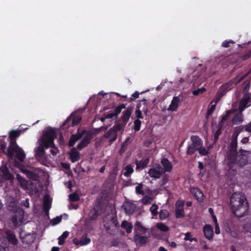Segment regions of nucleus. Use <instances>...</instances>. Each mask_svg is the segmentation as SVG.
Instances as JSON below:
<instances>
[{"label":"nucleus","mask_w":251,"mask_h":251,"mask_svg":"<svg viewBox=\"0 0 251 251\" xmlns=\"http://www.w3.org/2000/svg\"><path fill=\"white\" fill-rule=\"evenodd\" d=\"M230 202L233 212L238 217H243L248 211V202L243 194L234 193L230 197Z\"/></svg>","instance_id":"1"},{"label":"nucleus","mask_w":251,"mask_h":251,"mask_svg":"<svg viewBox=\"0 0 251 251\" xmlns=\"http://www.w3.org/2000/svg\"><path fill=\"white\" fill-rule=\"evenodd\" d=\"M192 143L188 145L187 150V154L188 155L194 154L195 152L198 151L199 148L203 145L201 139L197 135H193L191 137Z\"/></svg>","instance_id":"2"},{"label":"nucleus","mask_w":251,"mask_h":251,"mask_svg":"<svg viewBox=\"0 0 251 251\" xmlns=\"http://www.w3.org/2000/svg\"><path fill=\"white\" fill-rule=\"evenodd\" d=\"M25 211L21 207H17L13 213L11 221L14 226L18 227L24 222Z\"/></svg>","instance_id":"3"},{"label":"nucleus","mask_w":251,"mask_h":251,"mask_svg":"<svg viewBox=\"0 0 251 251\" xmlns=\"http://www.w3.org/2000/svg\"><path fill=\"white\" fill-rule=\"evenodd\" d=\"M82 119V117L79 115L72 114L65 121L63 125L61 126L62 129H67L70 126H74L78 125Z\"/></svg>","instance_id":"4"},{"label":"nucleus","mask_w":251,"mask_h":251,"mask_svg":"<svg viewBox=\"0 0 251 251\" xmlns=\"http://www.w3.org/2000/svg\"><path fill=\"white\" fill-rule=\"evenodd\" d=\"M104 227L107 233L114 235L115 233V229L113 228L119 227V225L117 220V216H114L111 217L110 220L104 223Z\"/></svg>","instance_id":"5"},{"label":"nucleus","mask_w":251,"mask_h":251,"mask_svg":"<svg viewBox=\"0 0 251 251\" xmlns=\"http://www.w3.org/2000/svg\"><path fill=\"white\" fill-rule=\"evenodd\" d=\"M161 170L162 167L159 164H156L153 168L149 169L148 173L151 177L158 179L164 174Z\"/></svg>","instance_id":"6"},{"label":"nucleus","mask_w":251,"mask_h":251,"mask_svg":"<svg viewBox=\"0 0 251 251\" xmlns=\"http://www.w3.org/2000/svg\"><path fill=\"white\" fill-rule=\"evenodd\" d=\"M86 132V130H83L81 132H79V129H78L77 133L76 134H72L71 136L68 143L69 147H73L76 142L82 137Z\"/></svg>","instance_id":"7"},{"label":"nucleus","mask_w":251,"mask_h":251,"mask_svg":"<svg viewBox=\"0 0 251 251\" xmlns=\"http://www.w3.org/2000/svg\"><path fill=\"white\" fill-rule=\"evenodd\" d=\"M190 192L198 201L200 202L203 201L204 196L202 192L199 188L191 187Z\"/></svg>","instance_id":"8"},{"label":"nucleus","mask_w":251,"mask_h":251,"mask_svg":"<svg viewBox=\"0 0 251 251\" xmlns=\"http://www.w3.org/2000/svg\"><path fill=\"white\" fill-rule=\"evenodd\" d=\"M160 163L163 167H162V171L163 173L166 172L170 173L172 172L173 168L172 163L167 158H163L161 159Z\"/></svg>","instance_id":"9"},{"label":"nucleus","mask_w":251,"mask_h":251,"mask_svg":"<svg viewBox=\"0 0 251 251\" xmlns=\"http://www.w3.org/2000/svg\"><path fill=\"white\" fill-rule=\"evenodd\" d=\"M91 139L92 136L91 134L85 135L80 142L77 145L76 148L78 151H81L90 144Z\"/></svg>","instance_id":"10"},{"label":"nucleus","mask_w":251,"mask_h":251,"mask_svg":"<svg viewBox=\"0 0 251 251\" xmlns=\"http://www.w3.org/2000/svg\"><path fill=\"white\" fill-rule=\"evenodd\" d=\"M134 241L137 246H143L149 241V237L135 234L133 237Z\"/></svg>","instance_id":"11"},{"label":"nucleus","mask_w":251,"mask_h":251,"mask_svg":"<svg viewBox=\"0 0 251 251\" xmlns=\"http://www.w3.org/2000/svg\"><path fill=\"white\" fill-rule=\"evenodd\" d=\"M76 150L77 149L76 148L73 147L69 152L70 159L72 163H75L80 159V153Z\"/></svg>","instance_id":"12"},{"label":"nucleus","mask_w":251,"mask_h":251,"mask_svg":"<svg viewBox=\"0 0 251 251\" xmlns=\"http://www.w3.org/2000/svg\"><path fill=\"white\" fill-rule=\"evenodd\" d=\"M237 158V151H230L227 155V165L231 168L232 166L236 164Z\"/></svg>","instance_id":"13"},{"label":"nucleus","mask_w":251,"mask_h":251,"mask_svg":"<svg viewBox=\"0 0 251 251\" xmlns=\"http://www.w3.org/2000/svg\"><path fill=\"white\" fill-rule=\"evenodd\" d=\"M150 158L147 157L144 159L141 160H138L137 159H135V163L136 165V170H141L145 168L150 163Z\"/></svg>","instance_id":"14"},{"label":"nucleus","mask_w":251,"mask_h":251,"mask_svg":"<svg viewBox=\"0 0 251 251\" xmlns=\"http://www.w3.org/2000/svg\"><path fill=\"white\" fill-rule=\"evenodd\" d=\"M123 207L126 214H132L134 212L136 206L133 203L127 202L123 204Z\"/></svg>","instance_id":"15"},{"label":"nucleus","mask_w":251,"mask_h":251,"mask_svg":"<svg viewBox=\"0 0 251 251\" xmlns=\"http://www.w3.org/2000/svg\"><path fill=\"white\" fill-rule=\"evenodd\" d=\"M7 239L9 243L13 245H16L18 241L14 232L11 230H7L6 233Z\"/></svg>","instance_id":"16"},{"label":"nucleus","mask_w":251,"mask_h":251,"mask_svg":"<svg viewBox=\"0 0 251 251\" xmlns=\"http://www.w3.org/2000/svg\"><path fill=\"white\" fill-rule=\"evenodd\" d=\"M180 101V99L178 97H174L171 101V104H170L168 110L171 111H176Z\"/></svg>","instance_id":"17"},{"label":"nucleus","mask_w":251,"mask_h":251,"mask_svg":"<svg viewBox=\"0 0 251 251\" xmlns=\"http://www.w3.org/2000/svg\"><path fill=\"white\" fill-rule=\"evenodd\" d=\"M104 137L109 139L110 143L113 142L117 138V134L112 128H110L104 134Z\"/></svg>","instance_id":"18"},{"label":"nucleus","mask_w":251,"mask_h":251,"mask_svg":"<svg viewBox=\"0 0 251 251\" xmlns=\"http://www.w3.org/2000/svg\"><path fill=\"white\" fill-rule=\"evenodd\" d=\"M203 233L205 237L208 240H211L213 237V230L211 226L206 225L203 227Z\"/></svg>","instance_id":"19"},{"label":"nucleus","mask_w":251,"mask_h":251,"mask_svg":"<svg viewBox=\"0 0 251 251\" xmlns=\"http://www.w3.org/2000/svg\"><path fill=\"white\" fill-rule=\"evenodd\" d=\"M134 231L135 234H144L147 231L148 229L143 226L139 221H137L134 226Z\"/></svg>","instance_id":"20"},{"label":"nucleus","mask_w":251,"mask_h":251,"mask_svg":"<svg viewBox=\"0 0 251 251\" xmlns=\"http://www.w3.org/2000/svg\"><path fill=\"white\" fill-rule=\"evenodd\" d=\"M54 140L52 138L49 139L43 137L41 139V145L46 149L51 148L54 147Z\"/></svg>","instance_id":"21"},{"label":"nucleus","mask_w":251,"mask_h":251,"mask_svg":"<svg viewBox=\"0 0 251 251\" xmlns=\"http://www.w3.org/2000/svg\"><path fill=\"white\" fill-rule=\"evenodd\" d=\"M43 137L54 140L56 138V134L54 129L49 127L45 130Z\"/></svg>","instance_id":"22"},{"label":"nucleus","mask_w":251,"mask_h":251,"mask_svg":"<svg viewBox=\"0 0 251 251\" xmlns=\"http://www.w3.org/2000/svg\"><path fill=\"white\" fill-rule=\"evenodd\" d=\"M51 207V201L50 200L49 196L46 195L44 197L43 208L46 213H48Z\"/></svg>","instance_id":"23"},{"label":"nucleus","mask_w":251,"mask_h":251,"mask_svg":"<svg viewBox=\"0 0 251 251\" xmlns=\"http://www.w3.org/2000/svg\"><path fill=\"white\" fill-rule=\"evenodd\" d=\"M133 172L134 169L131 164H128L123 169V175L126 177H130Z\"/></svg>","instance_id":"24"},{"label":"nucleus","mask_w":251,"mask_h":251,"mask_svg":"<svg viewBox=\"0 0 251 251\" xmlns=\"http://www.w3.org/2000/svg\"><path fill=\"white\" fill-rule=\"evenodd\" d=\"M19 148V146H9L5 154L9 158H12L14 156V153L16 152Z\"/></svg>","instance_id":"25"},{"label":"nucleus","mask_w":251,"mask_h":251,"mask_svg":"<svg viewBox=\"0 0 251 251\" xmlns=\"http://www.w3.org/2000/svg\"><path fill=\"white\" fill-rule=\"evenodd\" d=\"M243 121V115L242 112L236 113L232 119V123L234 125H238Z\"/></svg>","instance_id":"26"},{"label":"nucleus","mask_w":251,"mask_h":251,"mask_svg":"<svg viewBox=\"0 0 251 251\" xmlns=\"http://www.w3.org/2000/svg\"><path fill=\"white\" fill-rule=\"evenodd\" d=\"M121 227L126 230L127 233H130L133 228L132 224L126 220L122 222L121 224Z\"/></svg>","instance_id":"27"},{"label":"nucleus","mask_w":251,"mask_h":251,"mask_svg":"<svg viewBox=\"0 0 251 251\" xmlns=\"http://www.w3.org/2000/svg\"><path fill=\"white\" fill-rule=\"evenodd\" d=\"M44 147L41 144L35 149V156L37 157H42L45 155Z\"/></svg>","instance_id":"28"},{"label":"nucleus","mask_w":251,"mask_h":251,"mask_svg":"<svg viewBox=\"0 0 251 251\" xmlns=\"http://www.w3.org/2000/svg\"><path fill=\"white\" fill-rule=\"evenodd\" d=\"M100 215L99 211L95 208H93L90 210L88 214V216L91 220H94Z\"/></svg>","instance_id":"29"},{"label":"nucleus","mask_w":251,"mask_h":251,"mask_svg":"<svg viewBox=\"0 0 251 251\" xmlns=\"http://www.w3.org/2000/svg\"><path fill=\"white\" fill-rule=\"evenodd\" d=\"M131 115V114L129 111L124 110L122 113V116L121 118L122 122L126 125L129 120Z\"/></svg>","instance_id":"30"},{"label":"nucleus","mask_w":251,"mask_h":251,"mask_svg":"<svg viewBox=\"0 0 251 251\" xmlns=\"http://www.w3.org/2000/svg\"><path fill=\"white\" fill-rule=\"evenodd\" d=\"M249 74V72L244 75H243V73H241L239 74L238 75H237L236 76H235L233 78L232 81H233L234 83L237 84L241 82L246 77H247L248 75Z\"/></svg>","instance_id":"31"},{"label":"nucleus","mask_w":251,"mask_h":251,"mask_svg":"<svg viewBox=\"0 0 251 251\" xmlns=\"http://www.w3.org/2000/svg\"><path fill=\"white\" fill-rule=\"evenodd\" d=\"M15 153H16V158L20 162L24 161V158L25 157V154L24 151L22 149V148H19Z\"/></svg>","instance_id":"32"},{"label":"nucleus","mask_w":251,"mask_h":251,"mask_svg":"<svg viewBox=\"0 0 251 251\" xmlns=\"http://www.w3.org/2000/svg\"><path fill=\"white\" fill-rule=\"evenodd\" d=\"M21 130H11L9 134V139H16L21 134Z\"/></svg>","instance_id":"33"},{"label":"nucleus","mask_w":251,"mask_h":251,"mask_svg":"<svg viewBox=\"0 0 251 251\" xmlns=\"http://www.w3.org/2000/svg\"><path fill=\"white\" fill-rule=\"evenodd\" d=\"M126 126V124L122 122V123H118L115 125L112 128L114 130L117 134V132L123 130Z\"/></svg>","instance_id":"34"},{"label":"nucleus","mask_w":251,"mask_h":251,"mask_svg":"<svg viewBox=\"0 0 251 251\" xmlns=\"http://www.w3.org/2000/svg\"><path fill=\"white\" fill-rule=\"evenodd\" d=\"M69 232L67 231H64L63 234L58 238V244L62 245L64 243V240L68 237Z\"/></svg>","instance_id":"35"},{"label":"nucleus","mask_w":251,"mask_h":251,"mask_svg":"<svg viewBox=\"0 0 251 251\" xmlns=\"http://www.w3.org/2000/svg\"><path fill=\"white\" fill-rule=\"evenodd\" d=\"M184 209H175L176 217L177 219L183 218L185 216Z\"/></svg>","instance_id":"36"},{"label":"nucleus","mask_w":251,"mask_h":251,"mask_svg":"<svg viewBox=\"0 0 251 251\" xmlns=\"http://www.w3.org/2000/svg\"><path fill=\"white\" fill-rule=\"evenodd\" d=\"M249 97L247 98L246 100H242L239 104V109L240 112H242V111H243L245 108L246 107V105L247 104L248 101L249 100Z\"/></svg>","instance_id":"37"},{"label":"nucleus","mask_w":251,"mask_h":251,"mask_svg":"<svg viewBox=\"0 0 251 251\" xmlns=\"http://www.w3.org/2000/svg\"><path fill=\"white\" fill-rule=\"evenodd\" d=\"M169 215L168 211L166 209L161 210L159 212V218L161 220L167 219Z\"/></svg>","instance_id":"38"},{"label":"nucleus","mask_w":251,"mask_h":251,"mask_svg":"<svg viewBox=\"0 0 251 251\" xmlns=\"http://www.w3.org/2000/svg\"><path fill=\"white\" fill-rule=\"evenodd\" d=\"M126 107V104L122 103L116 107L114 110V115L117 116L122 111L123 109L125 108Z\"/></svg>","instance_id":"39"},{"label":"nucleus","mask_w":251,"mask_h":251,"mask_svg":"<svg viewBox=\"0 0 251 251\" xmlns=\"http://www.w3.org/2000/svg\"><path fill=\"white\" fill-rule=\"evenodd\" d=\"M158 208H159L158 206L155 203L153 204L151 206V207H150V211L151 212V214L153 216H156L158 215V212L157 210H158Z\"/></svg>","instance_id":"40"},{"label":"nucleus","mask_w":251,"mask_h":251,"mask_svg":"<svg viewBox=\"0 0 251 251\" xmlns=\"http://www.w3.org/2000/svg\"><path fill=\"white\" fill-rule=\"evenodd\" d=\"M80 242L81 246H85L89 244L91 242V239L87 237L86 235H84L82 236Z\"/></svg>","instance_id":"41"},{"label":"nucleus","mask_w":251,"mask_h":251,"mask_svg":"<svg viewBox=\"0 0 251 251\" xmlns=\"http://www.w3.org/2000/svg\"><path fill=\"white\" fill-rule=\"evenodd\" d=\"M3 179L6 180L12 181L14 179V176L9 171L1 176Z\"/></svg>","instance_id":"42"},{"label":"nucleus","mask_w":251,"mask_h":251,"mask_svg":"<svg viewBox=\"0 0 251 251\" xmlns=\"http://www.w3.org/2000/svg\"><path fill=\"white\" fill-rule=\"evenodd\" d=\"M162 176V178L161 180V185H165L167 184L169 181V175L165 173Z\"/></svg>","instance_id":"43"},{"label":"nucleus","mask_w":251,"mask_h":251,"mask_svg":"<svg viewBox=\"0 0 251 251\" xmlns=\"http://www.w3.org/2000/svg\"><path fill=\"white\" fill-rule=\"evenodd\" d=\"M156 226L158 229L163 232L167 231L169 229V227L165 224L162 223L157 224Z\"/></svg>","instance_id":"44"},{"label":"nucleus","mask_w":251,"mask_h":251,"mask_svg":"<svg viewBox=\"0 0 251 251\" xmlns=\"http://www.w3.org/2000/svg\"><path fill=\"white\" fill-rule=\"evenodd\" d=\"M143 184L142 183H139L135 187V191L137 194L144 195L145 192L143 190Z\"/></svg>","instance_id":"45"},{"label":"nucleus","mask_w":251,"mask_h":251,"mask_svg":"<svg viewBox=\"0 0 251 251\" xmlns=\"http://www.w3.org/2000/svg\"><path fill=\"white\" fill-rule=\"evenodd\" d=\"M185 235V238L184 239L185 241H190V242H192V241L197 242L198 241V239L197 238L192 237V236L190 232L186 233Z\"/></svg>","instance_id":"46"},{"label":"nucleus","mask_w":251,"mask_h":251,"mask_svg":"<svg viewBox=\"0 0 251 251\" xmlns=\"http://www.w3.org/2000/svg\"><path fill=\"white\" fill-rule=\"evenodd\" d=\"M69 199L71 201L75 202L79 200V197L77 193H74L69 195Z\"/></svg>","instance_id":"47"},{"label":"nucleus","mask_w":251,"mask_h":251,"mask_svg":"<svg viewBox=\"0 0 251 251\" xmlns=\"http://www.w3.org/2000/svg\"><path fill=\"white\" fill-rule=\"evenodd\" d=\"M141 125V122L139 119H136L134 122V127L133 129L136 131H138L140 130Z\"/></svg>","instance_id":"48"},{"label":"nucleus","mask_w":251,"mask_h":251,"mask_svg":"<svg viewBox=\"0 0 251 251\" xmlns=\"http://www.w3.org/2000/svg\"><path fill=\"white\" fill-rule=\"evenodd\" d=\"M229 86H230V85L229 83H226V84L222 85L221 86V90H222V92H221L222 96L224 95L226 93V92L230 89Z\"/></svg>","instance_id":"49"},{"label":"nucleus","mask_w":251,"mask_h":251,"mask_svg":"<svg viewBox=\"0 0 251 251\" xmlns=\"http://www.w3.org/2000/svg\"><path fill=\"white\" fill-rule=\"evenodd\" d=\"M200 154L201 156H205L209 153L208 150H207L205 147H203L202 146L199 148L198 151Z\"/></svg>","instance_id":"50"},{"label":"nucleus","mask_w":251,"mask_h":251,"mask_svg":"<svg viewBox=\"0 0 251 251\" xmlns=\"http://www.w3.org/2000/svg\"><path fill=\"white\" fill-rule=\"evenodd\" d=\"M230 151H237V141L231 140L230 144Z\"/></svg>","instance_id":"51"},{"label":"nucleus","mask_w":251,"mask_h":251,"mask_svg":"<svg viewBox=\"0 0 251 251\" xmlns=\"http://www.w3.org/2000/svg\"><path fill=\"white\" fill-rule=\"evenodd\" d=\"M205 91H206V89L204 87H201L200 89H198L197 90L193 91L192 94L194 96H198L200 94H202L204 92H205Z\"/></svg>","instance_id":"52"},{"label":"nucleus","mask_w":251,"mask_h":251,"mask_svg":"<svg viewBox=\"0 0 251 251\" xmlns=\"http://www.w3.org/2000/svg\"><path fill=\"white\" fill-rule=\"evenodd\" d=\"M7 144L5 142H4L3 139L0 140V149L2 151V152L4 153H6V147Z\"/></svg>","instance_id":"53"},{"label":"nucleus","mask_w":251,"mask_h":251,"mask_svg":"<svg viewBox=\"0 0 251 251\" xmlns=\"http://www.w3.org/2000/svg\"><path fill=\"white\" fill-rule=\"evenodd\" d=\"M185 201L183 200H178L176 203V208L183 209Z\"/></svg>","instance_id":"54"},{"label":"nucleus","mask_w":251,"mask_h":251,"mask_svg":"<svg viewBox=\"0 0 251 251\" xmlns=\"http://www.w3.org/2000/svg\"><path fill=\"white\" fill-rule=\"evenodd\" d=\"M221 134V128L219 127L216 131L214 136V143H216L219 139L220 135Z\"/></svg>","instance_id":"55"},{"label":"nucleus","mask_w":251,"mask_h":251,"mask_svg":"<svg viewBox=\"0 0 251 251\" xmlns=\"http://www.w3.org/2000/svg\"><path fill=\"white\" fill-rule=\"evenodd\" d=\"M145 91H143L140 93L141 94L144 93ZM140 93L138 91H135L131 96V97L129 98V101H133L134 100L139 98Z\"/></svg>","instance_id":"56"},{"label":"nucleus","mask_w":251,"mask_h":251,"mask_svg":"<svg viewBox=\"0 0 251 251\" xmlns=\"http://www.w3.org/2000/svg\"><path fill=\"white\" fill-rule=\"evenodd\" d=\"M61 220H62L61 217L57 216L56 217L53 218L51 220V224L53 226H55V225H57L58 224H59V223H60Z\"/></svg>","instance_id":"57"},{"label":"nucleus","mask_w":251,"mask_h":251,"mask_svg":"<svg viewBox=\"0 0 251 251\" xmlns=\"http://www.w3.org/2000/svg\"><path fill=\"white\" fill-rule=\"evenodd\" d=\"M231 113L232 111L231 110H227L226 114L222 116V119L221 120V123H223L226 121Z\"/></svg>","instance_id":"58"},{"label":"nucleus","mask_w":251,"mask_h":251,"mask_svg":"<svg viewBox=\"0 0 251 251\" xmlns=\"http://www.w3.org/2000/svg\"><path fill=\"white\" fill-rule=\"evenodd\" d=\"M0 171L1 173V175L2 176L4 174L9 171V169L8 168L7 165L6 164L2 165L0 167Z\"/></svg>","instance_id":"59"},{"label":"nucleus","mask_w":251,"mask_h":251,"mask_svg":"<svg viewBox=\"0 0 251 251\" xmlns=\"http://www.w3.org/2000/svg\"><path fill=\"white\" fill-rule=\"evenodd\" d=\"M104 116H105V118H106V119H111L114 116H116V115H114V113L112 111H110L107 113H104Z\"/></svg>","instance_id":"60"},{"label":"nucleus","mask_w":251,"mask_h":251,"mask_svg":"<svg viewBox=\"0 0 251 251\" xmlns=\"http://www.w3.org/2000/svg\"><path fill=\"white\" fill-rule=\"evenodd\" d=\"M135 115L137 119H143L142 111L140 109H136L135 111Z\"/></svg>","instance_id":"61"},{"label":"nucleus","mask_w":251,"mask_h":251,"mask_svg":"<svg viewBox=\"0 0 251 251\" xmlns=\"http://www.w3.org/2000/svg\"><path fill=\"white\" fill-rule=\"evenodd\" d=\"M234 43V41H233L232 40H229V41L226 40L223 42L222 46L225 48H228L230 46V43L233 44Z\"/></svg>","instance_id":"62"},{"label":"nucleus","mask_w":251,"mask_h":251,"mask_svg":"<svg viewBox=\"0 0 251 251\" xmlns=\"http://www.w3.org/2000/svg\"><path fill=\"white\" fill-rule=\"evenodd\" d=\"M21 205L22 206H24L25 207H29V200L28 199H26L24 201H22L21 202Z\"/></svg>","instance_id":"63"},{"label":"nucleus","mask_w":251,"mask_h":251,"mask_svg":"<svg viewBox=\"0 0 251 251\" xmlns=\"http://www.w3.org/2000/svg\"><path fill=\"white\" fill-rule=\"evenodd\" d=\"M251 57V49L247 52L243 56V60H247L249 58Z\"/></svg>","instance_id":"64"}]
</instances>
